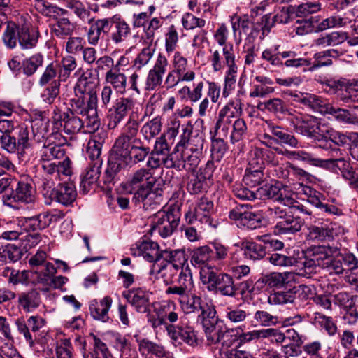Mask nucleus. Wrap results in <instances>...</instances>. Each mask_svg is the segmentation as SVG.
Masks as SVG:
<instances>
[{"label":"nucleus","mask_w":358,"mask_h":358,"mask_svg":"<svg viewBox=\"0 0 358 358\" xmlns=\"http://www.w3.org/2000/svg\"><path fill=\"white\" fill-rule=\"evenodd\" d=\"M34 190L31 183L25 181H19L15 189H13L8 197V200L12 203H31L34 201Z\"/></svg>","instance_id":"obj_22"},{"label":"nucleus","mask_w":358,"mask_h":358,"mask_svg":"<svg viewBox=\"0 0 358 358\" xmlns=\"http://www.w3.org/2000/svg\"><path fill=\"white\" fill-rule=\"evenodd\" d=\"M113 299L110 296H106L99 302L96 300L91 301L90 305V314L94 319L103 322L108 321V311L112 306Z\"/></svg>","instance_id":"obj_28"},{"label":"nucleus","mask_w":358,"mask_h":358,"mask_svg":"<svg viewBox=\"0 0 358 358\" xmlns=\"http://www.w3.org/2000/svg\"><path fill=\"white\" fill-rule=\"evenodd\" d=\"M327 114L331 115L340 123L358 126V117L346 109L335 108L330 105Z\"/></svg>","instance_id":"obj_46"},{"label":"nucleus","mask_w":358,"mask_h":358,"mask_svg":"<svg viewBox=\"0 0 358 358\" xmlns=\"http://www.w3.org/2000/svg\"><path fill=\"white\" fill-rule=\"evenodd\" d=\"M122 296L135 310L141 313L150 312V294L141 288H133L124 291Z\"/></svg>","instance_id":"obj_17"},{"label":"nucleus","mask_w":358,"mask_h":358,"mask_svg":"<svg viewBox=\"0 0 358 358\" xmlns=\"http://www.w3.org/2000/svg\"><path fill=\"white\" fill-rule=\"evenodd\" d=\"M324 131L326 133H323L318 138L320 142V147L329 150L330 154L333 153L334 150L339 149L338 146L344 145L350 141L348 136L329 129L327 125H325Z\"/></svg>","instance_id":"obj_20"},{"label":"nucleus","mask_w":358,"mask_h":358,"mask_svg":"<svg viewBox=\"0 0 358 358\" xmlns=\"http://www.w3.org/2000/svg\"><path fill=\"white\" fill-rule=\"evenodd\" d=\"M45 324V320L39 316H31L27 322L21 320L16 321L18 331L22 334L25 340L33 346L38 338V332Z\"/></svg>","instance_id":"obj_15"},{"label":"nucleus","mask_w":358,"mask_h":358,"mask_svg":"<svg viewBox=\"0 0 358 358\" xmlns=\"http://www.w3.org/2000/svg\"><path fill=\"white\" fill-rule=\"evenodd\" d=\"M200 278L202 283L207 285L210 292L215 291L220 295L229 298L237 296L238 288L229 274L217 273L213 267H205L200 271Z\"/></svg>","instance_id":"obj_4"},{"label":"nucleus","mask_w":358,"mask_h":358,"mask_svg":"<svg viewBox=\"0 0 358 358\" xmlns=\"http://www.w3.org/2000/svg\"><path fill=\"white\" fill-rule=\"evenodd\" d=\"M222 55L224 63L227 67L224 79L222 95L227 97L230 92L235 88L238 72L234 45L232 44L224 45L222 48Z\"/></svg>","instance_id":"obj_12"},{"label":"nucleus","mask_w":358,"mask_h":358,"mask_svg":"<svg viewBox=\"0 0 358 358\" xmlns=\"http://www.w3.org/2000/svg\"><path fill=\"white\" fill-rule=\"evenodd\" d=\"M50 27L52 35L61 39L70 37L76 29L74 24L66 17L57 19Z\"/></svg>","instance_id":"obj_34"},{"label":"nucleus","mask_w":358,"mask_h":358,"mask_svg":"<svg viewBox=\"0 0 358 358\" xmlns=\"http://www.w3.org/2000/svg\"><path fill=\"white\" fill-rule=\"evenodd\" d=\"M251 206L240 204L230 210L229 217L234 220L241 221V224L250 229H255L262 225L261 215L249 211Z\"/></svg>","instance_id":"obj_14"},{"label":"nucleus","mask_w":358,"mask_h":358,"mask_svg":"<svg viewBox=\"0 0 358 358\" xmlns=\"http://www.w3.org/2000/svg\"><path fill=\"white\" fill-rule=\"evenodd\" d=\"M131 252L132 255L142 256L149 262H157L162 257L159 245L150 240H144L136 243L131 248Z\"/></svg>","instance_id":"obj_19"},{"label":"nucleus","mask_w":358,"mask_h":358,"mask_svg":"<svg viewBox=\"0 0 358 358\" xmlns=\"http://www.w3.org/2000/svg\"><path fill=\"white\" fill-rule=\"evenodd\" d=\"M180 213L173 208L168 211H159L152 217L151 231L157 232L162 238L170 236L178 226Z\"/></svg>","instance_id":"obj_7"},{"label":"nucleus","mask_w":358,"mask_h":358,"mask_svg":"<svg viewBox=\"0 0 358 358\" xmlns=\"http://www.w3.org/2000/svg\"><path fill=\"white\" fill-rule=\"evenodd\" d=\"M110 24L108 18L99 19L91 24L87 32L88 43L92 45H96L101 38L102 32L106 33Z\"/></svg>","instance_id":"obj_37"},{"label":"nucleus","mask_w":358,"mask_h":358,"mask_svg":"<svg viewBox=\"0 0 358 358\" xmlns=\"http://www.w3.org/2000/svg\"><path fill=\"white\" fill-rule=\"evenodd\" d=\"M43 63V57L41 54L37 53L31 57L25 59L22 62L23 72L27 76L33 75L41 66Z\"/></svg>","instance_id":"obj_54"},{"label":"nucleus","mask_w":358,"mask_h":358,"mask_svg":"<svg viewBox=\"0 0 358 358\" xmlns=\"http://www.w3.org/2000/svg\"><path fill=\"white\" fill-rule=\"evenodd\" d=\"M135 101L129 97H120L113 103L107 114L108 128L115 129L126 117L131 114H137L134 112Z\"/></svg>","instance_id":"obj_10"},{"label":"nucleus","mask_w":358,"mask_h":358,"mask_svg":"<svg viewBox=\"0 0 358 358\" xmlns=\"http://www.w3.org/2000/svg\"><path fill=\"white\" fill-rule=\"evenodd\" d=\"M136 141L120 135L115 141L108 161V166L103 176L104 184L108 189L114 185L117 173L127 166V157L129 150Z\"/></svg>","instance_id":"obj_1"},{"label":"nucleus","mask_w":358,"mask_h":358,"mask_svg":"<svg viewBox=\"0 0 358 358\" xmlns=\"http://www.w3.org/2000/svg\"><path fill=\"white\" fill-rule=\"evenodd\" d=\"M40 162L44 173L40 187L44 195L48 194L56 182L63 180V177L69 176L72 173L71 162L68 157L63 162Z\"/></svg>","instance_id":"obj_5"},{"label":"nucleus","mask_w":358,"mask_h":358,"mask_svg":"<svg viewBox=\"0 0 358 358\" xmlns=\"http://www.w3.org/2000/svg\"><path fill=\"white\" fill-rule=\"evenodd\" d=\"M36 9L46 17H55L62 10L59 7L51 4L48 1L34 0Z\"/></svg>","instance_id":"obj_64"},{"label":"nucleus","mask_w":358,"mask_h":358,"mask_svg":"<svg viewBox=\"0 0 358 358\" xmlns=\"http://www.w3.org/2000/svg\"><path fill=\"white\" fill-rule=\"evenodd\" d=\"M257 194L258 199H272L284 206H294L296 203L294 194L280 182L264 185L257 189Z\"/></svg>","instance_id":"obj_9"},{"label":"nucleus","mask_w":358,"mask_h":358,"mask_svg":"<svg viewBox=\"0 0 358 358\" xmlns=\"http://www.w3.org/2000/svg\"><path fill=\"white\" fill-rule=\"evenodd\" d=\"M167 333L174 344L183 341L190 346H195L198 343L197 333L190 326H168Z\"/></svg>","instance_id":"obj_18"},{"label":"nucleus","mask_w":358,"mask_h":358,"mask_svg":"<svg viewBox=\"0 0 358 358\" xmlns=\"http://www.w3.org/2000/svg\"><path fill=\"white\" fill-rule=\"evenodd\" d=\"M173 71L180 76L190 75L187 82L192 81L196 76L193 71H188V61L180 52H176L172 59Z\"/></svg>","instance_id":"obj_44"},{"label":"nucleus","mask_w":358,"mask_h":358,"mask_svg":"<svg viewBox=\"0 0 358 358\" xmlns=\"http://www.w3.org/2000/svg\"><path fill=\"white\" fill-rule=\"evenodd\" d=\"M267 125L268 131L274 136L277 145H285L292 148L297 147L299 143L298 140L285 128L271 122H267Z\"/></svg>","instance_id":"obj_29"},{"label":"nucleus","mask_w":358,"mask_h":358,"mask_svg":"<svg viewBox=\"0 0 358 358\" xmlns=\"http://www.w3.org/2000/svg\"><path fill=\"white\" fill-rule=\"evenodd\" d=\"M213 203L207 197H201L193 209H189L185 214L187 224H196L197 227L211 226V214L213 212Z\"/></svg>","instance_id":"obj_8"},{"label":"nucleus","mask_w":358,"mask_h":358,"mask_svg":"<svg viewBox=\"0 0 358 358\" xmlns=\"http://www.w3.org/2000/svg\"><path fill=\"white\" fill-rule=\"evenodd\" d=\"M65 155V150L59 145L52 143L50 138H47L41 150L40 161L53 162L54 159H59Z\"/></svg>","instance_id":"obj_36"},{"label":"nucleus","mask_w":358,"mask_h":358,"mask_svg":"<svg viewBox=\"0 0 358 358\" xmlns=\"http://www.w3.org/2000/svg\"><path fill=\"white\" fill-rule=\"evenodd\" d=\"M161 129V119L155 117L141 127V132L145 140L150 141L159 134Z\"/></svg>","instance_id":"obj_53"},{"label":"nucleus","mask_w":358,"mask_h":358,"mask_svg":"<svg viewBox=\"0 0 358 358\" xmlns=\"http://www.w3.org/2000/svg\"><path fill=\"white\" fill-rule=\"evenodd\" d=\"M339 251L337 246L329 245H313L304 251L305 260L303 264L305 268H322L329 255H336Z\"/></svg>","instance_id":"obj_11"},{"label":"nucleus","mask_w":358,"mask_h":358,"mask_svg":"<svg viewBox=\"0 0 358 358\" xmlns=\"http://www.w3.org/2000/svg\"><path fill=\"white\" fill-rule=\"evenodd\" d=\"M308 237L312 241H323L333 238V231L327 227L313 226L308 229Z\"/></svg>","instance_id":"obj_58"},{"label":"nucleus","mask_w":358,"mask_h":358,"mask_svg":"<svg viewBox=\"0 0 358 358\" xmlns=\"http://www.w3.org/2000/svg\"><path fill=\"white\" fill-rule=\"evenodd\" d=\"M161 259L166 262L160 266L159 272H162L164 270L176 271L186 268V266H189L187 264L188 257L185 253L184 249L177 250H162Z\"/></svg>","instance_id":"obj_13"},{"label":"nucleus","mask_w":358,"mask_h":358,"mask_svg":"<svg viewBox=\"0 0 358 358\" xmlns=\"http://www.w3.org/2000/svg\"><path fill=\"white\" fill-rule=\"evenodd\" d=\"M294 101L308 106L313 110L326 115L330 104L327 103L321 97L312 94H295Z\"/></svg>","instance_id":"obj_27"},{"label":"nucleus","mask_w":358,"mask_h":358,"mask_svg":"<svg viewBox=\"0 0 358 358\" xmlns=\"http://www.w3.org/2000/svg\"><path fill=\"white\" fill-rule=\"evenodd\" d=\"M106 82L119 94H124L127 87V77L118 71L110 70L106 73Z\"/></svg>","instance_id":"obj_42"},{"label":"nucleus","mask_w":358,"mask_h":358,"mask_svg":"<svg viewBox=\"0 0 358 358\" xmlns=\"http://www.w3.org/2000/svg\"><path fill=\"white\" fill-rule=\"evenodd\" d=\"M129 155L127 157V164L129 162L132 161L137 164L143 162L145 158L150 154V148L142 144L134 143L129 150Z\"/></svg>","instance_id":"obj_51"},{"label":"nucleus","mask_w":358,"mask_h":358,"mask_svg":"<svg viewBox=\"0 0 358 358\" xmlns=\"http://www.w3.org/2000/svg\"><path fill=\"white\" fill-rule=\"evenodd\" d=\"M281 57L286 59L283 63L287 67L289 68H303V71L308 70L306 67H310L311 61L310 59L298 57V54L294 51H284L281 52Z\"/></svg>","instance_id":"obj_45"},{"label":"nucleus","mask_w":358,"mask_h":358,"mask_svg":"<svg viewBox=\"0 0 358 358\" xmlns=\"http://www.w3.org/2000/svg\"><path fill=\"white\" fill-rule=\"evenodd\" d=\"M61 125L66 134H75L78 133L84 127L83 120L75 115L73 111L63 113L60 115Z\"/></svg>","instance_id":"obj_33"},{"label":"nucleus","mask_w":358,"mask_h":358,"mask_svg":"<svg viewBox=\"0 0 358 358\" xmlns=\"http://www.w3.org/2000/svg\"><path fill=\"white\" fill-rule=\"evenodd\" d=\"M53 217L49 212L44 211L34 216L23 217L20 222L24 230L36 231L48 227Z\"/></svg>","instance_id":"obj_24"},{"label":"nucleus","mask_w":358,"mask_h":358,"mask_svg":"<svg viewBox=\"0 0 358 358\" xmlns=\"http://www.w3.org/2000/svg\"><path fill=\"white\" fill-rule=\"evenodd\" d=\"M213 256V250L209 246H201L193 250L191 263L194 266L201 268V271L205 267H213L210 265Z\"/></svg>","instance_id":"obj_32"},{"label":"nucleus","mask_w":358,"mask_h":358,"mask_svg":"<svg viewBox=\"0 0 358 358\" xmlns=\"http://www.w3.org/2000/svg\"><path fill=\"white\" fill-rule=\"evenodd\" d=\"M60 81L55 80L44 88L41 93V98L45 103L52 104L59 94Z\"/></svg>","instance_id":"obj_56"},{"label":"nucleus","mask_w":358,"mask_h":358,"mask_svg":"<svg viewBox=\"0 0 358 358\" xmlns=\"http://www.w3.org/2000/svg\"><path fill=\"white\" fill-rule=\"evenodd\" d=\"M338 257L339 255L338 254H336V256L334 255H329L322 268L330 274H343L344 268L341 257Z\"/></svg>","instance_id":"obj_55"},{"label":"nucleus","mask_w":358,"mask_h":358,"mask_svg":"<svg viewBox=\"0 0 358 358\" xmlns=\"http://www.w3.org/2000/svg\"><path fill=\"white\" fill-rule=\"evenodd\" d=\"M196 143H189L182 149L186 170L194 171L199 165L203 153L204 139L199 136L195 137Z\"/></svg>","instance_id":"obj_16"},{"label":"nucleus","mask_w":358,"mask_h":358,"mask_svg":"<svg viewBox=\"0 0 358 358\" xmlns=\"http://www.w3.org/2000/svg\"><path fill=\"white\" fill-rule=\"evenodd\" d=\"M264 108L275 115H287L289 113H294L295 110H289L285 103L279 98H273L263 103Z\"/></svg>","instance_id":"obj_50"},{"label":"nucleus","mask_w":358,"mask_h":358,"mask_svg":"<svg viewBox=\"0 0 358 358\" xmlns=\"http://www.w3.org/2000/svg\"><path fill=\"white\" fill-rule=\"evenodd\" d=\"M350 22V20L347 17L334 15L323 20L322 22L318 24L317 29L319 31H324L331 28L341 27L347 25Z\"/></svg>","instance_id":"obj_57"},{"label":"nucleus","mask_w":358,"mask_h":358,"mask_svg":"<svg viewBox=\"0 0 358 358\" xmlns=\"http://www.w3.org/2000/svg\"><path fill=\"white\" fill-rule=\"evenodd\" d=\"M176 304L173 301H168L155 308L156 315H159L165 322L173 324L179 320L178 313L176 311Z\"/></svg>","instance_id":"obj_47"},{"label":"nucleus","mask_w":358,"mask_h":358,"mask_svg":"<svg viewBox=\"0 0 358 358\" xmlns=\"http://www.w3.org/2000/svg\"><path fill=\"white\" fill-rule=\"evenodd\" d=\"M235 329H218L217 333L209 342V344H217L220 343V347L219 349H226L231 348L234 344L238 341V336L234 334Z\"/></svg>","instance_id":"obj_38"},{"label":"nucleus","mask_w":358,"mask_h":358,"mask_svg":"<svg viewBox=\"0 0 358 358\" xmlns=\"http://www.w3.org/2000/svg\"><path fill=\"white\" fill-rule=\"evenodd\" d=\"M95 78L92 73H84L78 78L74 87L75 94H81L90 96L91 94L96 95L93 88L96 86Z\"/></svg>","instance_id":"obj_39"},{"label":"nucleus","mask_w":358,"mask_h":358,"mask_svg":"<svg viewBox=\"0 0 358 358\" xmlns=\"http://www.w3.org/2000/svg\"><path fill=\"white\" fill-rule=\"evenodd\" d=\"M247 125L243 119L237 118L234 120L232 124V129L231 132V141L232 143L240 141L246 134Z\"/></svg>","instance_id":"obj_62"},{"label":"nucleus","mask_w":358,"mask_h":358,"mask_svg":"<svg viewBox=\"0 0 358 358\" xmlns=\"http://www.w3.org/2000/svg\"><path fill=\"white\" fill-rule=\"evenodd\" d=\"M157 179L150 169L141 168L134 171L122 185L123 189L133 194V200L139 203L153 194L152 188Z\"/></svg>","instance_id":"obj_2"},{"label":"nucleus","mask_w":358,"mask_h":358,"mask_svg":"<svg viewBox=\"0 0 358 358\" xmlns=\"http://www.w3.org/2000/svg\"><path fill=\"white\" fill-rule=\"evenodd\" d=\"M295 132L310 138H320L324 131L325 125L316 117L304 115L299 112L289 113L287 117Z\"/></svg>","instance_id":"obj_6"},{"label":"nucleus","mask_w":358,"mask_h":358,"mask_svg":"<svg viewBox=\"0 0 358 358\" xmlns=\"http://www.w3.org/2000/svg\"><path fill=\"white\" fill-rule=\"evenodd\" d=\"M204 303L201 296L190 292L179 304L185 314H191L199 313Z\"/></svg>","instance_id":"obj_43"},{"label":"nucleus","mask_w":358,"mask_h":358,"mask_svg":"<svg viewBox=\"0 0 358 358\" xmlns=\"http://www.w3.org/2000/svg\"><path fill=\"white\" fill-rule=\"evenodd\" d=\"M18 303L25 312H31L41 303L40 292L36 289L22 292L18 294Z\"/></svg>","instance_id":"obj_31"},{"label":"nucleus","mask_w":358,"mask_h":358,"mask_svg":"<svg viewBox=\"0 0 358 358\" xmlns=\"http://www.w3.org/2000/svg\"><path fill=\"white\" fill-rule=\"evenodd\" d=\"M38 38L34 34H31L28 27H20L19 43L22 49H31L36 46Z\"/></svg>","instance_id":"obj_60"},{"label":"nucleus","mask_w":358,"mask_h":358,"mask_svg":"<svg viewBox=\"0 0 358 358\" xmlns=\"http://www.w3.org/2000/svg\"><path fill=\"white\" fill-rule=\"evenodd\" d=\"M20 27L13 22H8L5 29L2 39L4 45L9 49L16 47L19 42Z\"/></svg>","instance_id":"obj_48"},{"label":"nucleus","mask_w":358,"mask_h":358,"mask_svg":"<svg viewBox=\"0 0 358 358\" xmlns=\"http://www.w3.org/2000/svg\"><path fill=\"white\" fill-rule=\"evenodd\" d=\"M248 315L245 310L238 307L228 306L224 311L225 320L232 324H239L244 322Z\"/></svg>","instance_id":"obj_52"},{"label":"nucleus","mask_w":358,"mask_h":358,"mask_svg":"<svg viewBox=\"0 0 358 358\" xmlns=\"http://www.w3.org/2000/svg\"><path fill=\"white\" fill-rule=\"evenodd\" d=\"M331 157L327 159H322L315 154L304 150H293L287 152V155L292 159L299 160L310 165L326 168L333 171H341L343 173L350 165L348 161L344 157V154L341 149L333 150L330 154Z\"/></svg>","instance_id":"obj_3"},{"label":"nucleus","mask_w":358,"mask_h":358,"mask_svg":"<svg viewBox=\"0 0 358 358\" xmlns=\"http://www.w3.org/2000/svg\"><path fill=\"white\" fill-rule=\"evenodd\" d=\"M101 162L99 161L89 164L80 182V188L83 193L89 192L90 186L96 184L98 181L101 173Z\"/></svg>","instance_id":"obj_35"},{"label":"nucleus","mask_w":358,"mask_h":358,"mask_svg":"<svg viewBox=\"0 0 358 358\" xmlns=\"http://www.w3.org/2000/svg\"><path fill=\"white\" fill-rule=\"evenodd\" d=\"M108 29V38L116 45L124 41L131 34L130 26L121 18L110 20Z\"/></svg>","instance_id":"obj_23"},{"label":"nucleus","mask_w":358,"mask_h":358,"mask_svg":"<svg viewBox=\"0 0 358 358\" xmlns=\"http://www.w3.org/2000/svg\"><path fill=\"white\" fill-rule=\"evenodd\" d=\"M315 321L321 327L324 328L329 336H332L336 334L338 329L337 326L332 317H327L320 313H315Z\"/></svg>","instance_id":"obj_61"},{"label":"nucleus","mask_w":358,"mask_h":358,"mask_svg":"<svg viewBox=\"0 0 358 358\" xmlns=\"http://www.w3.org/2000/svg\"><path fill=\"white\" fill-rule=\"evenodd\" d=\"M94 108H97V95L90 94V96L81 94H75V97L70 100L71 107L73 113L82 115H86L91 110V103Z\"/></svg>","instance_id":"obj_26"},{"label":"nucleus","mask_w":358,"mask_h":358,"mask_svg":"<svg viewBox=\"0 0 358 358\" xmlns=\"http://www.w3.org/2000/svg\"><path fill=\"white\" fill-rule=\"evenodd\" d=\"M162 164L166 169H174L178 171H181L186 169L182 149L180 150L175 148L172 152L162 158Z\"/></svg>","instance_id":"obj_41"},{"label":"nucleus","mask_w":358,"mask_h":358,"mask_svg":"<svg viewBox=\"0 0 358 358\" xmlns=\"http://www.w3.org/2000/svg\"><path fill=\"white\" fill-rule=\"evenodd\" d=\"M242 113L241 103L239 100L229 101L219 112L220 115L239 118Z\"/></svg>","instance_id":"obj_63"},{"label":"nucleus","mask_w":358,"mask_h":358,"mask_svg":"<svg viewBox=\"0 0 358 358\" xmlns=\"http://www.w3.org/2000/svg\"><path fill=\"white\" fill-rule=\"evenodd\" d=\"M52 201H55L64 206L72 204L76 198L77 192L72 183H59L51 189L48 194Z\"/></svg>","instance_id":"obj_21"},{"label":"nucleus","mask_w":358,"mask_h":358,"mask_svg":"<svg viewBox=\"0 0 358 358\" xmlns=\"http://www.w3.org/2000/svg\"><path fill=\"white\" fill-rule=\"evenodd\" d=\"M139 122L138 121L137 114H131L126 124L123 127V131L120 135L125 136L132 141H136L139 144H142L141 139L137 138L138 132Z\"/></svg>","instance_id":"obj_49"},{"label":"nucleus","mask_w":358,"mask_h":358,"mask_svg":"<svg viewBox=\"0 0 358 358\" xmlns=\"http://www.w3.org/2000/svg\"><path fill=\"white\" fill-rule=\"evenodd\" d=\"M338 51L334 49H330L320 52L314 55V61L311 62V65L308 68V71H313L323 66H329L332 64L331 57H338Z\"/></svg>","instance_id":"obj_40"},{"label":"nucleus","mask_w":358,"mask_h":358,"mask_svg":"<svg viewBox=\"0 0 358 358\" xmlns=\"http://www.w3.org/2000/svg\"><path fill=\"white\" fill-rule=\"evenodd\" d=\"M303 224V220L300 217L288 215L277 222L274 231L278 235L294 234L301 229Z\"/></svg>","instance_id":"obj_25"},{"label":"nucleus","mask_w":358,"mask_h":358,"mask_svg":"<svg viewBox=\"0 0 358 358\" xmlns=\"http://www.w3.org/2000/svg\"><path fill=\"white\" fill-rule=\"evenodd\" d=\"M86 45L85 40L80 36H70L66 42L65 50L71 55L80 54Z\"/></svg>","instance_id":"obj_59"},{"label":"nucleus","mask_w":358,"mask_h":358,"mask_svg":"<svg viewBox=\"0 0 358 358\" xmlns=\"http://www.w3.org/2000/svg\"><path fill=\"white\" fill-rule=\"evenodd\" d=\"M240 247L245 257L250 260L262 259L266 255V246L252 241L243 240Z\"/></svg>","instance_id":"obj_30"}]
</instances>
